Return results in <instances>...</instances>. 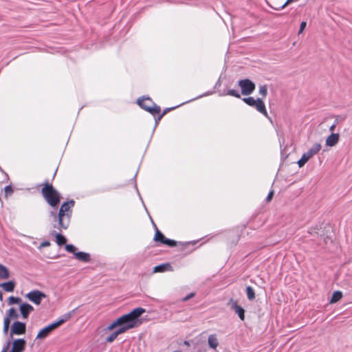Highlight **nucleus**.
<instances>
[{
  "mask_svg": "<svg viewBox=\"0 0 352 352\" xmlns=\"http://www.w3.org/2000/svg\"><path fill=\"white\" fill-rule=\"evenodd\" d=\"M129 329H130L128 328L127 327H126L123 324H121L120 326H119V328L117 329L115 331H116V333H117L118 336L120 334L125 333Z\"/></svg>",
  "mask_w": 352,
  "mask_h": 352,
  "instance_id": "cd10ccee",
  "label": "nucleus"
},
{
  "mask_svg": "<svg viewBox=\"0 0 352 352\" xmlns=\"http://www.w3.org/2000/svg\"><path fill=\"white\" fill-rule=\"evenodd\" d=\"M224 95H229V96H234L238 98H241L240 94L234 89L228 90V92L226 94H225Z\"/></svg>",
  "mask_w": 352,
  "mask_h": 352,
  "instance_id": "c756f323",
  "label": "nucleus"
},
{
  "mask_svg": "<svg viewBox=\"0 0 352 352\" xmlns=\"http://www.w3.org/2000/svg\"><path fill=\"white\" fill-rule=\"evenodd\" d=\"M145 312V309L142 307L133 309L131 312L120 316L122 324L129 329H133L140 324L139 318Z\"/></svg>",
  "mask_w": 352,
  "mask_h": 352,
  "instance_id": "f03ea898",
  "label": "nucleus"
},
{
  "mask_svg": "<svg viewBox=\"0 0 352 352\" xmlns=\"http://www.w3.org/2000/svg\"><path fill=\"white\" fill-rule=\"evenodd\" d=\"M117 337H118V334L116 333V331H114L106 338V342L111 343V342H113L116 339Z\"/></svg>",
  "mask_w": 352,
  "mask_h": 352,
  "instance_id": "7c9ffc66",
  "label": "nucleus"
},
{
  "mask_svg": "<svg viewBox=\"0 0 352 352\" xmlns=\"http://www.w3.org/2000/svg\"><path fill=\"white\" fill-rule=\"evenodd\" d=\"M176 107H171V108H166L164 110L163 113L160 115H159L158 118H157V120H156L155 121V124H157V122L158 120H160L162 119V118L166 113H168L169 111L172 110V109H175Z\"/></svg>",
  "mask_w": 352,
  "mask_h": 352,
  "instance_id": "72a5a7b5",
  "label": "nucleus"
},
{
  "mask_svg": "<svg viewBox=\"0 0 352 352\" xmlns=\"http://www.w3.org/2000/svg\"><path fill=\"white\" fill-rule=\"evenodd\" d=\"M274 196V190H270L266 197L267 202H270Z\"/></svg>",
  "mask_w": 352,
  "mask_h": 352,
  "instance_id": "a19ab883",
  "label": "nucleus"
},
{
  "mask_svg": "<svg viewBox=\"0 0 352 352\" xmlns=\"http://www.w3.org/2000/svg\"><path fill=\"white\" fill-rule=\"evenodd\" d=\"M50 245V242L49 241H44L40 244V248L48 247Z\"/></svg>",
  "mask_w": 352,
  "mask_h": 352,
  "instance_id": "79ce46f5",
  "label": "nucleus"
},
{
  "mask_svg": "<svg viewBox=\"0 0 352 352\" xmlns=\"http://www.w3.org/2000/svg\"><path fill=\"white\" fill-rule=\"evenodd\" d=\"M340 135L338 133H332L326 139V145L334 146L339 141Z\"/></svg>",
  "mask_w": 352,
  "mask_h": 352,
  "instance_id": "4468645a",
  "label": "nucleus"
},
{
  "mask_svg": "<svg viewBox=\"0 0 352 352\" xmlns=\"http://www.w3.org/2000/svg\"><path fill=\"white\" fill-rule=\"evenodd\" d=\"M260 95L265 98L267 94V87L266 85H261L258 91Z\"/></svg>",
  "mask_w": 352,
  "mask_h": 352,
  "instance_id": "bb28decb",
  "label": "nucleus"
},
{
  "mask_svg": "<svg viewBox=\"0 0 352 352\" xmlns=\"http://www.w3.org/2000/svg\"><path fill=\"white\" fill-rule=\"evenodd\" d=\"M242 100L245 103L250 107H252L256 102V100L253 97L243 98Z\"/></svg>",
  "mask_w": 352,
  "mask_h": 352,
  "instance_id": "a878e982",
  "label": "nucleus"
},
{
  "mask_svg": "<svg viewBox=\"0 0 352 352\" xmlns=\"http://www.w3.org/2000/svg\"><path fill=\"white\" fill-rule=\"evenodd\" d=\"M21 314L23 318H28L30 314L34 310V307L28 303H23L19 307Z\"/></svg>",
  "mask_w": 352,
  "mask_h": 352,
  "instance_id": "9b49d317",
  "label": "nucleus"
},
{
  "mask_svg": "<svg viewBox=\"0 0 352 352\" xmlns=\"http://www.w3.org/2000/svg\"><path fill=\"white\" fill-rule=\"evenodd\" d=\"M321 149V145L319 143H315L305 153L309 158L318 153Z\"/></svg>",
  "mask_w": 352,
  "mask_h": 352,
  "instance_id": "dca6fc26",
  "label": "nucleus"
},
{
  "mask_svg": "<svg viewBox=\"0 0 352 352\" xmlns=\"http://www.w3.org/2000/svg\"><path fill=\"white\" fill-rule=\"evenodd\" d=\"M336 122H335L334 124H333L330 128H329V131H331L332 133L335 130V128H336Z\"/></svg>",
  "mask_w": 352,
  "mask_h": 352,
  "instance_id": "49530a36",
  "label": "nucleus"
},
{
  "mask_svg": "<svg viewBox=\"0 0 352 352\" xmlns=\"http://www.w3.org/2000/svg\"><path fill=\"white\" fill-rule=\"evenodd\" d=\"M26 331V324L24 322L16 321L13 322L11 330L10 337L12 338L14 335H23Z\"/></svg>",
  "mask_w": 352,
  "mask_h": 352,
  "instance_id": "0eeeda50",
  "label": "nucleus"
},
{
  "mask_svg": "<svg viewBox=\"0 0 352 352\" xmlns=\"http://www.w3.org/2000/svg\"><path fill=\"white\" fill-rule=\"evenodd\" d=\"M309 159L310 158L309 157V156H307L306 155L305 153H303V155L301 157V158L298 161V166L299 167L303 166Z\"/></svg>",
  "mask_w": 352,
  "mask_h": 352,
  "instance_id": "b1692460",
  "label": "nucleus"
},
{
  "mask_svg": "<svg viewBox=\"0 0 352 352\" xmlns=\"http://www.w3.org/2000/svg\"><path fill=\"white\" fill-rule=\"evenodd\" d=\"M50 217H53L52 226H53V228H54V226H56V224L58 223V214L56 213V210H52L50 212Z\"/></svg>",
  "mask_w": 352,
  "mask_h": 352,
  "instance_id": "393cba45",
  "label": "nucleus"
},
{
  "mask_svg": "<svg viewBox=\"0 0 352 352\" xmlns=\"http://www.w3.org/2000/svg\"><path fill=\"white\" fill-rule=\"evenodd\" d=\"M155 228V234L154 236V240L156 242H160V243L163 244V241L166 239V238L164 236V235L157 229V226L153 223Z\"/></svg>",
  "mask_w": 352,
  "mask_h": 352,
  "instance_id": "aec40b11",
  "label": "nucleus"
},
{
  "mask_svg": "<svg viewBox=\"0 0 352 352\" xmlns=\"http://www.w3.org/2000/svg\"><path fill=\"white\" fill-rule=\"evenodd\" d=\"M113 326L115 327H119L122 324V321H121V318L120 317H119L118 318H117L114 322H112Z\"/></svg>",
  "mask_w": 352,
  "mask_h": 352,
  "instance_id": "ea45409f",
  "label": "nucleus"
},
{
  "mask_svg": "<svg viewBox=\"0 0 352 352\" xmlns=\"http://www.w3.org/2000/svg\"><path fill=\"white\" fill-rule=\"evenodd\" d=\"M9 327H10V326H5V325H3V333L4 334H7L8 333V330H9Z\"/></svg>",
  "mask_w": 352,
  "mask_h": 352,
  "instance_id": "a18cd8bd",
  "label": "nucleus"
},
{
  "mask_svg": "<svg viewBox=\"0 0 352 352\" xmlns=\"http://www.w3.org/2000/svg\"><path fill=\"white\" fill-rule=\"evenodd\" d=\"M65 250L68 252H71V253H74L75 254L76 252V248L72 244H67L65 245Z\"/></svg>",
  "mask_w": 352,
  "mask_h": 352,
  "instance_id": "473e14b6",
  "label": "nucleus"
},
{
  "mask_svg": "<svg viewBox=\"0 0 352 352\" xmlns=\"http://www.w3.org/2000/svg\"><path fill=\"white\" fill-rule=\"evenodd\" d=\"M52 235H54L56 237V242L58 245H63L66 243V238L60 233H57L55 231L52 232Z\"/></svg>",
  "mask_w": 352,
  "mask_h": 352,
  "instance_id": "6ab92c4d",
  "label": "nucleus"
},
{
  "mask_svg": "<svg viewBox=\"0 0 352 352\" xmlns=\"http://www.w3.org/2000/svg\"><path fill=\"white\" fill-rule=\"evenodd\" d=\"M208 343L211 349L216 350L219 345V341L217 336L215 334L210 335L208 338Z\"/></svg>",
  "mask_w": 352,
  "mask_h": 352,
  "instance_id": "f3484780",
  "label": "nucleus"
},
{
  "mask_svg": "<svg viewBox=\"0 0 352 352\" xmlns=\"http://www.w3.org/2000/svg\"><path fill=\"white\" fill-rule=\"evenodd\" d=\"M16 287V283L14 280H9L8 282L0 283V287L2 288L6 292H14Z\"/></svg>",
  "mask_w": 352,
  "mask_h": 352,
  "instance_id": "ddd939ff",
  "label": "nucleus"
},
{
  "mask_svg": "<svg viewBox=\"0 0 352 352\" xmlns=\"http://www.w3.org/2000/svg\"><path fill=\"white\" fill-rule=\"evenodd\" d=\"M0 300H3V293L0 291Z\"/></svg>",
  "mask_w": 352,
  "mask_h": 352,
  "instance_id": "09e8293b",
  "label": "nucleus"
},
{
  "mask_svg": "<svg viewBox=\"0 0 352 352\" xmlns=\"http://www.w3.org/2000/svg\"><path fill=\"white\" fill-rule=\"evenodd\" d=\"M252 107H254L258 112H260L263 115L267 116V112L265 109V105L261 98H257L254 104Z\"/></svg>",
  "mask_w": 352,
  "mask_h": 352,
  "instance_id": "f8f14e48",
  "label": "nucleus"
},
{
  "mask_svg": "<svg viewBox=\"0 0 352 352\" xmlns=\"http://www.w3.org/2000/svg\"><path fill=\"white\" fill-rule=\"evenodd\" d=\"M6 316L9 317L10 319H16L19 318V315L16 313L14 308H10L7 312Z\"/></svg>",
  "mask_w": 352,
  "mask_h": 352,
  "instance_id": "5701e85b",
  "label": "nucleus"
},
{
  "mask_svg": "<svg viewBox=\"0 0 352 352\" xmlns=\"http://www.w3.org/2000/svg\"><path fill=\"white\" fill-rule=\"evenodd\" d=\"M75 258L78 261L89 263L91 260L90 254L84 252H78L75 253Z\"/></svg>",
  "mask_w": 352,
  "mask_h": 352,
  "instance_id": "2eb2a0df",
  "label": "nucleus"
},
{
  "mask_svg": "<svg viewBox=\"0 0 352 352\" xmlns=\"http://www.w3.org/2000/svg\"><path fill=\"white\" fill-rule=\"evenodd\" d=\"M298 0H287L286 2L282 5L279 8H274L276 10H283V8H285L287 5L290 4L291 3L294 2V1H297Z\"/></svg>",
  "mask_w": 352,
  "mask_h": 352,
  "instance_id": "c9c22d12",
  "label": "nucleus"
},
{
  "mask_svg": "<svg viewBox=\"0 0 352 352\" xmlns=\"http://www.w3.org/2000/svg\"><path fill=\"white\" fill-rule=\"evenodd\" d=\"M163 244H165L169 247H175L177 245V243L175 241L167 239L163 241Z\"/></svg>",
  "mask_w": 352,
  "mask_h": 352,
  "instance_id": "2f4dec72",
  "label": "nucleus"
},
{
  "mask_svg": "<svg viewBox=\"0 0 352 352\" xmlns=\"http://www.w3.org/2000/svg\"><path fill=\"white\" fill-rule=\"evenodd\" d=\"M173 268L169 263H165L159 265L155 266L153 270V273L173 272Z\"/></svg>",
  "mask_w": 352,
  "mask_h": 352,
  "instance_id": "9d476101",
  "label": "nucleus"
},
{
  "mask_svg": "<svg viewBox=\"0 0 352 352\" xmlns=\"http://www.w3.org/2000/svg\"><path fill=\"white\" fill-rule=\"evenodd\" d=\"M195 295V294L194 292H191L189 294H188L187 296H186L184 298H183L182 301L186 302V301L190 300L191 298L194 297Z\"/></svg>",
  "mask_w": 352,
  "mask_h": 352,
  "instance_id": "e433bc0d",
  "label": "nucleus"
},
{
  "mask_svg": "<svg viewBox=\"0 0 352 352\" xmlns=\"http://www.w3.org/2000/svg\"><path fill=\"white\" fill-rule=\"evenodd\" d=\"M184 344L187 345V346H189L190 344L188 341H184Z\"/></svg>",
  "mask_w": 352,
  "mask_h": 352,
  "instance_id": "8fccbe9b",
  "label": "nucleus"
},
{
  "mask_svg": "<svg viewBox=\"0 0 352 352\" xmlns=\"http://www.w3.org/2000/svg\"><path fill=\"white\" fill-rule=\"evenodd\" d=\"M45 201L52 206L56 207L60 202V195L52 184L46 182L41 190Z\"/></svg>",
  "mask_w": 352,
  "mask_h": 352,
  "instance_id": "7ed1b4c3",
  "label": "nucleus"
},
{
  "mask_svg": "<svg viewBox=\"0 0 352 352\" xmlns=\"http://www.w3.org/2000/svg\"><path fill=\"white\" fill-rule=\"evenodd\" d=\"M342 297V294L340 291H336L333 293V295L331 298V303H335L340 300Z\"/></svg>",
  "mask_w": 352,
  "mask_h": 352,
  "instance_id": "4be33fe9",
  "label": "nucleus"
},
{
  "mask_svg": "<svg viewBox=\"0 0 352 352\" xmlns=\"http://www.w3.org/2000/svg\"><path fill=\"white\" fill-rule=\"evenodd\" d=\"M231 303V309L234 311V312L239 316V318L241 320H244L245 319V310L244 309L239 306L237 304V302L236 300H234L232 298L230 300Z\"/></svg>",
  "mask_w": 352,
  "mask_h": 352,
  "instance_id": "1a4fd4ad",
  "label": "nucleus"
},
{
  "mask_svg": "<svg viewBox=\"0 0 352 352\" xmlns=\"http://www.w3.org/2000/svg\"><path fill=\"white\" fill-rule=\"evenodd\" d=\"M113 326L115 327H119L122 324V321H121V318L120 317H119L118 318H117L114 322H112Z\"/></svg>",
  "mask_w": 352,
  "mask_h": 352,
  "instance_id": "58836bf2",
  "label": "nucleus"
},
{
  "mask_svg": "<svg viewBox=\"0 0 352 352\" xmlns=\"http://www.w3.org/2000/svg\"><path fill=\"white\" fill-rule=\"evenodd\" d=\"M74 204L75 201L71 199L61 205L58 212V223L54 226V228L61 232L63 230H67L69 228L72 215V208L74 206Z\"/></svg>",
  "mask_w": 352,
  "mask_h": 352,
  "instance_id": "f257e3e1",
  "label": "nucleus"
},
{
  "mask_svg": "<svg viewBox=\"0 0 352 352\" xmlns=\"http://www.w3.org/2000/svg\"><path fill=\"white\" fill-rule=\"evenodd\" d=\"M241 89V94L244 96L250 95L255 89V84L250 79H242L238 82Z\"/></svg>",
  "mask_w": 352,
  "mask_h": 352,
  "instance_id": "423d86ee",
  "label": "nucleus"
},
{
  "mask_svg": "<svg viewBox=\"0 0 352 352\" xmlns=\"http://www.w3.org/2000/svg\"><path fill=\"white\" fill-rule=\"evenodd\" d=\"M114 328H116V327L113 326V323H111V324H110L107 327V330H108V331H111V330H113Z\"/></svg>",
  "mask_w": 352,
  "mask_h": 352,
  "instance_id": "de8ad7c7",
  "label": "nucleus"
},
{
  "mask_svg": "<svg viewBox=\"0 0 352 352\" xmlns=\"http://www.w3.org/2000/svg\"><path fill=\"white\" fill-rule=\"evenodd\" d=\"M306 25H307V23L305 21L301 22L300 25V29L298 31V34H301L303 32V30L306 28Z\"/></svg>",
  "mask_w": 352,
  "mask_h": 352,
  "instance_id": "4c0bfd02",
  "label": "nucleus"
},
{
  "mask_svg": "<svg viewBox=\"0 0 352 352\" xmlns=\"http://www.w3.org/2000/svg\"><path fill=\"white\" fill-rule=\"evenodd\" d=\"M212 93H213L212 91H208V92H206V93H205V94H204L202 95H200V96H197V98H195L194 99L190 100V101H192V100H194L195 99L200 98L204 97V96H209V95L212 94Z\"/></svg>",
  "mask_w": 352,
  "mask_h": 352,
  "instance_id": "37998d69",
  "label": "nucleus"
},
{
  "mask_svg": "<svg viewBox=\"0 0 352 352\" xmlns=\"http://www.w3.org/2000/svg\"><path fill=\"white\" fill-rule=\"evenodd\" d=\"M246 295L249 300H253L255 298V293L254 289L251 286L246 287Z\"/></svg>",
  "mask_w": 352,
  "mask_h": 352,
  "instance_id": "412c9836",
  "label": "nucleus"
},
{
  "mask_svg": "<svg viewBox=\"0 0 352 352\" xmlns=\"http://www.w3.org/2000/svg\"><path fill=\"white\" fill-rule=\"evenodd\" d=\"M0 170H2L1 168H0Z\"/></svg>",
  "mask_w": 352,
  "mask_h": 352,
  "instance_id": "3c124183",
  "label": "nucleus"
},
{
  "mask_svg": "<svg viewBox=\"0 0 352 352\" xmlns=\"http://www.w3.org/2000/svg\"><path fill=\"white\" fill-rule=\"evenodd\" d=\"M10 276V274L8 267L0 263V280L8 279Z\"/></svg>",
  "mask_w": 352,
  "mask_h": 352,
  "instance_id": "a211bd4d",
  "label": "nucleus"
},
{
  "mask_svg": "<svg viewBox=\"0 0 352 352\" xmlns=\"http://www.w3.org/2000/svg\"><path fill=\"white\" fill-rule=\"evenodd\" d=\"M138 104L141 107V108L147 111L152 115L160 113V107L155 104L148 97L142 96V98H138Z\"/></svg>",
  "mask_w": 352,
  "mask_h": 352,
  "instance_id": "39448f33",
  "label": "nucleus"
},
{
  "mask_svg": "<svg viewBox=\"0 0 352 352\" xmlns=\"http://www.w3.org/2000/svg\"><path fill=\"white\" fill-rule=\"evenodd\" d=\"M4 190L6 196L12 195L14 192V190L10 185L6 186Z\"/></svg>",
  "mask_w": 352,
  "mask_h": 352,
  "instance_id": "f704fd0d",
  "label": "nucleus"
},
{
  "mask_svg": "<svg viewBox=\"0 0 352 352\" xmlns=\"http://www.w3.org/2000/svg\"><path fill=\"white\" fill-rule=\"evenodd\" d=\"M70 318V314H67L64 315L61 318H60L58 320L52 322V324L47 325V327L42 329L37 334L36 339L43 340L47 338L49 334L55 329L58 327L60 325H61L63 323H64L65 321H67Z\"/></svg>",
  "mask_w": 352,
  "mask_h": 352,
  "instance_id": "20e7f679",
  "label": "nucleus"
},
{
  "mask_svg": "<svg viewBox=\"0 0 352 352\" xmlns=\"http://www.w3.org/2000/svg\"><path fill=\"white\" fill-rule=\"evenodd\" d=\"M21 301L19 297L10 296L8 298L9 305L17 304Z\"/></svg>",
  "mask_w": 352,
  "mask_h": 352,
  "instance_id": "c85d7f7f",
  "label": "nucleus"
},
{
  "mask_svg": "<svg viewBox=\"0 0 352 352\" xmlns=\"http://www.w3.org/2000/svg\"><path fill=\"white\" fill-rule=\"evenodd\" d=\"M26 297L36 305H40L45 294L39 290H33L26 294Z\"/></svg>",
  "mask_w": 352,
  "mask_h": 352,
  "instance_id": "6e6552de",
  "label": "nucleus"
},
{
  "mask_svg": "<svg viewBox=\"0 0 352 352\" xmlns=\"http://www.w3.org/2000/svg\"><path fill=\"white\" fill-rule=\"evenodd\" d=\"M10 320L11 319L6 316V318H4L3 325H5V326H10Z\"/></svg>",
  "mask_w": 352,
  "mask_h": 352,
  "instance_id": "c03bdc74",
  "label": "nucleus"
}]
</instances>
